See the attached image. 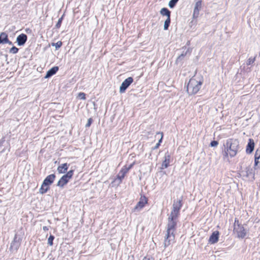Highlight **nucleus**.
I'll return each instance as SVG.
<instances>
[{"mask_svg": "<svg viewBox=\"0 0 260 260\" xmlns=\"http://www.w3.org/2000/svg\"><path fill=\"white\" fill-rule=\"evenodd\" d=\"M182 205L180 200L174 201L173 203L172 210L168 217L167 234L164 241V246L165 247L170 245L171 242L175 239L174 233L176 230L177 219Z\"/></svg>", "mask_w": 260, "mask_h": 260, "instance_id": "nucleus-1", "label": "nucleus"}, {"mask_svg": "<svg viewBox=\"0 0 260 260\" xmlns=\"http://www.w3.org/2000/svg\"><path fill=\"white\" fill-rule=\"evenodd\" d=\"M239 148V141L235 139H229L224 145L225 156L234 157L237 153Z\"/></svg>", "mask_w": 260, "mask_h": 260, "instance_id": "nucleus-2", "label": "nucleus"}, {"mask_svg": "<svg viewBox=\"0 0 260 260\" xmlns=\"http://www.w3.org/2000/svg\"><path fill=\"white\" fill-rule=\"evenodd\" d=\"M203 79L201 77H193L189 81L187 86V91L189 94L197 93L201 88Z\"/></svg>", "mask_w": 260, "mask_h": 260, "instance_id": "nucleus-3", "label": "nucleus"}, {"mask_svg": "<svg viewBox=\"0 0 260 260\" xmlns=\"http://www.w3.org/2000/svg\"><path fill=\"white\" fill-rule=\"evenodd\" d=\"M234 231L239 238H243L246 235L245 229L243 226L240 225L239 221L236 219L235 220Z\"/></svg>", "mask_w": 260, "mask_h": 260, "instance_id": "nucleus-4", "label": "nucleus"}, {"mask_svg": "<svg viewBox=\"0 0 260 260\" xmlns=\"http://www.w3.org/2000/svg\"><path fill=\"white\" fill-rule=\"evenodd\" d=\"M134 162L129 165L128 166H124L121 170L119 171L118 175H117L116 179L114 181H116L118 180V184L121 183L122 179L124 178L125 174L128 172V171L133 167Z\"/></svg>", "mask_w": 260, "mask_h": 260, "instance_id": "nucleus-5", "label": "nucleus"}, {"mask_svg": "<svg viewBox=\"0 0 260 260\" xmlns=\"http://www.w3.org/2000/svg\"><path fill=\"white\" fill-rule=\"evenodd\" d=\"M73 175V171H69L66 175H64L58 181L57 185L63 187L72 177Z\"/></svg>", "mask_w": 260, "mask_h": 260, "instance_id": "nucleus-6", "label": "nucleus"}, {"mask_svg": "<svg viewBox=\"0 0 260 260\" xmlns=\"http://www.w3.org/2000/svg\"><path fill=\"white\" fill-rule=\"evenodd\" d=\"M148 200L145 196H141L139 201L138 202L135 208L133 209V212L140 211L147 204Z\"/></svg>", "mask_w": 260, "mask_h": 260, "instance_id": "nucleus-7", "label": "nucleus"}, {"mask_svg": "<svg viewBox=\"0 0 260 260\" xmlns=\"http://www.w3.org/2000/svg\"><path fill=\"white\" fill-rule=\"evenodd\" d=\"M133 79L132 77H129L126 78L121 84L119 88V92L123 93L125 92L126 88L133 83Z\"/></svg>", "mask_w": 260, "mask_h": 260, "instance_id": "nucleus-8", "label": "nucleus"}, {"mask_svg": "<svg viewBox=\"0 0 260 260\" xmlns=\"http://www.w3.org/2000/svg\"><path fill=\"white\" fill-rule=\"evenodd\" d=\"M202 0H195V5L192 14V17L193 18H197L198 17L200 11L202 8Z\"/></svg>", "mask_w": 260, "mask_h": 260, "instance_id": "nucleus-9", "label": "nucleus"}, {"mask_svg": "<svg viewBox=\"0 0 260 260\" xmlns=\"http://www.w3.org/2000/svg\"><path fill=\"white\" fill-rule=\"evenodd\" d=\"M219 233L217 231L213 232L209 239V243L213 244L217 243L219 239Z\"/></svg>", "mask_w": 260, "mask_h": 260, "instance_id": "nucleus-10", "label": "nucleus"}, {"mask_svg": "<svg viewBox=\"0 0 260 260\" xmlns=\"http://www.w3.org/2000/svg\"><path fill=\"white\" fill-rule=\"evenodd\" d=\"M170 158L171 156L170 154L167 152L165 154L164 156V160L162 161V165H161V169H166L168 168V167L169 166V164L170 162Z\"/></svg>", "mask_w": 260, "mask_h": 260, "instance_id": "nucleus-11", "label": "nucleus"}, {"mask_svg": "<svg viewBox=\"0 0 260 260\" xmlns=\"http://www.w3.org/2000/svg\"><path fill=\"white\" fill-rule=\"evenodd\" d=\"M27 36L25 34H21V35H19L16 39V41L18 43V45L19 46H22L23 45L26 40H27Z\"/></svg>", "mask_w": 260, "mask_h": 260, "instance_id": "nucleus-12", "label": "nucleus"}, {"mask_svg": "<svg viewBox=\"0 0 260 260\" xmlns=\"http://www.w3.org/2000/svg\"><path fill=\"white\" fill-rule=\"evenodd\" d=\"M20 242L17 240V237L15 236L13 241L12 242L10 246V250L12 251H17L20 246Z\"/></svg>", "mask_w": 260, "mask_h": 260, "instance_id": "nucleus-13", "label": "nucleus"}, {"mask_svg": "<svg viewBox=\"0 0 260 260\" xmlns=\"http://www.w3.org/2000/svg\"><path fill=\"white\" fill-rule=\"evenodd\" d=\"M55 175L54 174H51L46 177L43 181L44 185H50L54 181Z\"/></svg>", "mask_w": 260, "mask_h": 260, "instance_id": "nucleus-14", "label": "nucleus"}, {"mask_svg": "<svg viewBox=\"0 0 260 260\" xmlns=\"http://www.w3.org/2000/svg\"><path fill=\"white\" fill-rule=\"evenodd\" d=\"M254 145L255 144L253 140L252 139H249L246 150L247 153L250 154L253 151Z\"/></svg>", "mask_w": 260, "mask_h": 260, "instance_id": "nucleus-15", "label": "nucleus"}, {"mask_svg": "<svg viewBox=\"0 0 260 260\" xmlns=\"http://www.w3.org/2000/svg\"><path fill=\"white\" fill-rule=\"evenodd\" d=\"M58 70V67H54L50 69L46 73V76H45V78H48L54 75Z\"/></svg>", "mask_w": 260, "mask_h": 260, "instance_id": "nucleus-16", "label": "nucleus"}, {"mask_svg": "<svg viewBox=\"0 0 260 260\" xmlns=\"http://www.w3.org/2000/svg\"><path fill=\"white\" fill-rule=\"evenodd\" d=\"M68 167L69 165L67 163L63 164L58 167L57 171L60 174L64 173L67 172Z\"/></svg>", "mask_w": 260, "mask_h": 260, "instance_id": "nucleus-17", "label": "nucleus"}, {"mask_svg": "<svg viewBox=\"0 0 260 260\" xmlns=\"http://www.w3.org/2000/svg\"><path fill=\"white\" fill-rule=\"evenodd\" d=\"M160 13L162 16H167V18H171V12L166 8H162L160 11Z\"/></svg>", "mask_w": 260, "mask_h": 260, "instance_id": "nucleus-18", "label": "nucleus"}, {"mask_svg": "<svg viewBox=\"0 0 260 260\" xmlns=\"http://www.w3.org/2000/svg\"><path fill=\"white\" fill-rule=\"evenodd\" d=\"M50 189V186L49 185H44V183H43L40 189H39V192L43 194H44L49 189Z\"/></svg>", "mask_w": 260, "mask_h": 260, "instance_id": "nucleus-19", "label": "nucleus"}, {"mask_svg": "<svg viewBox=\"0 0 260 260\" xmlns=\"http://www.w3.org/2000/svg\"><path fill=\"white\" fill-rule=\"evenodd\" d=\"M0 42L3 44L8 42V36L6 33L2 32L0 34Z\"/></svg>", "mask_w": 260, "mask_h": 260, "instance_id": "nucleus-20", "label": "nucleus"}, {"mask_svg": "<svg viewBox=\"0 0 260 260\" xmlns=\"http://www.w3.org/2000/svg\"><path fill=\"white\" fill-rule=\"evenodd\" d=\"M250 175H253V177H254V175L252 173V169L250 167H247L246 168L245 170V175L246 177H249Z\"/></svg>", "mask_w": 260, "mask_h": 260, "instance_id": "nucleus-21", "label": "nucleus"}, {"mask_svg": "<svg viewBox=\"0 0 260 260\" xmlns=\"http://www.w3.org/2000/svg\"><path fill=\"white\" fill-rule=\"evenodd\" d=\"M170 23H171V18H167L164 22V30H167L168 29Z\"/></svg>", "mask_w": 260, "mask_h": 260, "instance_id": "nucleus-22", "label": "nucleus"}, {"mask_svg": "<svg viewBox=\"0 0 260 260\" xmlns=\"http://www.w3.org/2000/svg\"><path fill=\"white\" fill-rule=\"evenodd\" d=\"M178 1L179 0H171L169 3V7L171 8H174Z\"/></svg>", "mask_w": 260, "mask_h": 260, "instance_id": "nucleus-23", "label": "nucleus"}, {"mask_svg": "<svg viewBox=\"0 0 260 260\" xmlns=\"http://www.w3.org/2000/svg\"><path fill=\"white\" fill-rule=\"evenodd\" d=\"M54 239V237L52 235H50L48 239V244L50 245V246H52L53 245V241Z\"/></svg>", "mask_w": 260, "mask_h": 260, "instance_id": "nucleus-24", "label": "nucleus"}, {"mask_svg": "<svg viewBox=\"0 0 260 260\" xmlns=\"http://www.w3.org/2000/svg\"><path fill=\"white\" fill-rule=\"evenodd\" d=\"M18 49L16 47H12L10 50V52L12 54H16L18 52Z\"/></svg>", "mask_w": 260, "mask_h": 260, "instance_id": "nucleus-25", "label": "nucleus"}, {"mask_svg": "<svg viewBox=\"0 0 260 260\" xmlns=\"http://www.w3.org/2000/svg\"><path fill=\"white\" fill-rule=\"evenodd\" d=\"M254 165L258 168H260V157L255 158Z\"/></svg>", "mask_w": 260, "mask_h": 260, "instance_id": "nucleus-26", "label": "nucleus"}, {"mask_svg": "<svg viewBox=\"0 0 260 260\" xmlns=\"http://www.w3.org/2000/svg\"><path fill=\"white\" fill-rule=\"evenodd\" d=\"M53 46H55L56 49L59 48L62 45V42L61 41H58L55 44H53Z\"/></svg>", "mask_w": 260, "mask_h": 260, "instance_id": "nucleus-27", "label": "nucleus"}, {"mask_svg": "<svg viewBox=\"0 0 260 260\" xmlns=\"http://www.w3.org/2000/svg\"><path fill=\"white\" fill-rule=\"evenodd\" d=\"M78 97L82 100H85L86 99L85 94L83 92H80L78 94Z\"/></svg>", "mask_w": 260, "mask_h": 260, "instance_id": "nucleus-28", "label": "nucleus"}, {"mask_svg": "<svg viewBox=\"0 0 260 260\" xmlns=\"http://www.w3.org/2000/svg\"><path fill=\"white\" fill-rule=\"evenodd\" d=\"M254 157L255 158L260 157V148H258L256 150L255 153Z\"/></svg>", "mask_w": 260, "mask_h": 260, "instance_id": "nucleus-29", "label": "nucleus"}, {"mask_svg": "<svg viewBox=\"0 0 260 260\" xmlns=\"http://www.w3.org/2000/svg\"><path fill=\"white\" fill-rule=\"evenodd\" d=\"M184 55L183 54H181L180 55H179L176 60V63H178L180 60H181L184 58Z\"/></svg>", "mask_w": 260, "mask_h": 260, "instance_id": "nucleus-30", "label": "nucleus"}, {"mask_svg": "<svg viewBox=\"0 0 260 260\" xmlns=\"http://www.w3.org/2000/svg\"><path fill=\"white\" fill-rule=\"evenodd\" d=\"M218 145V142L216 141H213L211 142L210 145L212 147H215Z\"/></svg>", "mask_w": 260, "mask_h": 260, "instance_id": "nucleus-31", "label": "nucleus"}, {"mask_svg": "<svg viewBox=\"0 0 260 260\" xmlns=\"http://www.w3.org/2000/svg\"><path fill=\"white\" fill-rule=\"evenodd\" d=\"M254 61V58H250L248 59L247 64L248 65H250V64L252 63Z\"/></svg>", "mask_w": 260, "mask_h": 260, "instance_id": "nucleus-32", "label": "nucleus"}, {"mask_svg": "<svg viewBox=\"0 0 260 260\" xmlns=\"http://www.w3.org/2000/svg\"><path fill=\"white\" fill-rule=\"evenodd\" d=\"M92 123V119L89 118L88 120L87 123L86 124V127H89Z\"/></svg>", "mask_w": 260, "mask_h": 260, "instance_id": "nucleus-33", "label": "nucleus"}, {"mask_svg": "<svg viewBox=\"0 0 260 260\" xmlns=\"http://www.w3.org/2000/svg\"><path fill=\"white\" fill-rule=\"evenodd\" d=\"M143 260H154V259L150 256H146L143 258Z\"/></svg>", "mask_w": 260, "mask_h": 260, "instance_id": "nucleus-34", "label": "nucleus"}, {"mask_svg": "<svg viewBox=\"0 0 260 260\" xmlns=\"http://www.w3.org/2000/svg\"><path fill=\"white\" fill-rule=\"evenodd\" d=\"M61 20H62V19H61V18H60V19L58 20V22H57V24H56V26L57 27H60V23H61Z\"/></svg>", "mask_w": 260, "mask_h": 260, "instance_id": "nucleus-35", "label": "nucleus"}, {"mask_svg": "<svg viewBox=\"0 0 260 260\" xmlns=\"http://www.w3.org/2000/svg\"><path fill=\"white\" fill-rule=\"evenodd\" d=\"M43 229L44 231H48V227L46 226H44L43 227Z\"/></svg>", "mask_w": 260, "mask_h": 260, "instance_id": "nucleus-36", "label": "nucleus"}, {"mask_svg": "<svg viewBox=\"0 0 260 260\" xmlns=\"http://www.w3.org/2000/svg\"><path fill=\"white\" fill-rule=\"evenodd\" d=\"M159 143H157L155 145V146L154 147V149H157L159 147Z\"/></svg>", "mask_w": 260, "mask_h": 260, "instance_id": "nucleus-37", "label": "nucleus"}, {"mask_svg": "<svg viewBox=\"0 0 260 260\" xmlns=\"http://www.w3.org/2000/svg\"><path fill=\"white\" fill-rule=\"evenodd\" d=\"M162 139V135L161 134V138H160V139L159 140L158 142L157 143H159V144H160V143L161 142Z\"/></svg>", "mask_w": 260, "mask_h": 260, "instance_id": "nucleus-38", "label": "nucleus"}, {"mask_svg": "<svg viewBox=\"0 0 260 260\" xmlns=\"http://www.w3.org/2000/svg\"><path fill=\"white\" fill-rule=\"evenodd\" d=\"M6 43H8L9 44V45H11L12 44V42L8 40V42H7Z\"/></svg>", "mask_w": 260, "mask_h": 260, "instance_id": "nucleus-39", "label": "nucleus"}]
</instances>
